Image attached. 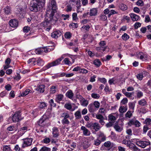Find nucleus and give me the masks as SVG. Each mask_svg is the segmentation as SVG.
Segmentation results:
<instances>
[{"mask_svg":"<svg viewBox=\"0 0 151 151\" xmlns=\"http://www.w3.org/2000/svg\"><path fill=\"white\" fill-rule=\"evenodd\" d=\"M57 8V6L55 0H50L46 13V16L49 17V21H51L53 19L54 14Z\"/></svg>","mask_w":151,"mask_h":151,"instance_id":"f257e3e1","label":"nucleus"},{"mask_svg":"<svg viewBox=\"0 0 151 151\" xmlns=\"http://www.w3.org/2000/svg\"><path fill=\"white\" fill-rule=\"evenodd\" d=\"M45 0H34L31 4L30 9L31 11L37 12L40 11L44 6Z\"/></svg>","mask_w":151,"mask_h":151,"instance_id":"f03ea898","label":"nucleus"},{"mask_svg":"<svg viewBox=\"0 0 151 151\" xmlns=\"http://www.w3.org/2000/svg\"><path fill=\"white\" fill-rule=\"evenodd\" d=\"M63 59V58L61 57L52 62L48 63L46 65L43 67V69L44 70H46L52 67L55 66L59 65L60 64L61 61Z\"/></svg>","mask_w":151,"mask_h":151,"instance_id":"7ed1b4c3","label":"nucleus"},{"mask_svg":"<svg viewBox=\"0 0 151 151\" xmlns=\"http://www.w3.org/2000/svg\"><path fill=\"white\" fill-rule=\"evenodd\" d=\"M136 144L140 147L144 148L147 146L150 145V142L148 139H146L145 140L137 141Z\"/></svg>","mask_w":151,"mask_h":151,"instance_id":"20e7f679","label":"nucleus"},{"mask_svg":"<svg viewBox=\"0 0 151 151\" xmlns=\"http://www.w3.org/2000/svg\"><path fill=\"white\" fill-rule=\"evenodd\" d=\"M106 44V43L105 41H101L99 43L100 46L96 47V50L99 52H101V51H105L107 47V46H105Z\"/></svg>","mask_w":151,"mask_h":151,"instance_id":"39448f33","label":"nucleus"},{"mask_svg":"<svg viewBox=\"0 0 151 151\" xmlns=\"http://www.w3.org/2000/svg\"><path fill=\"white\" fill-rule=\"evenodd\" d=\"M23 140H24L23 144L25 145H23L22 147L24 148L25 147L29 146L31 145L33 139L32 138H27L23 139Z\"/></svg>","mask_w":151,"mask_h":151,"instance_id":"423d86ee","label":"nucleus"},{"mask_svg":"<svg viewBox=\"0 0 151 151\" xmlns=\"http://www.w3.org/2000/svg\"><path fill=\"white\" fill-rule=\"evenodd\" d=\"M23 118V116H21V114H14L13 116L12 119L13 122H18L22 120Z\"/></svg>","mask_w":151,"mask_h":151,"instance_id":"0eeeda50","label":"nucleus"},{"mask_svg":"<svg viewBox=\"0 0 151 151\" xmlns=\"http://www.w3.org/2000/svg\"><path fill=\"white\" fill-rule=\"evenodd\" d=\"M63 115L62 116L64 117L62 121V123L63 124H68L69 123V121H68V119H70V116L68 114H62Z\"/></svg>","mask_w":151,"mask_h":151,"instance_id":"6e6552de","label":"nucleus"},{"mask_svg":"<svg viewBox=\"0 0 151 151\" xmlns=\"http://www.w3.org/2000/svg\"><path fill=\"white\" fill-rule=\"evenodd\" d=\"M137 58H140L143 60L145 61L147 59V55L142 52H139L137 53Z\"/></svg>","mask_w":151,"mask_h":151,"instance_id":"1a4fd4ad","label":"nucleus"},{"mask_svg":"<svg viewBox=\"0 0 151 151\" xmlns=\"http://www.w3.org/2000/svg\"><path fill=\"white\" fill-rule=\"evenodd\" d=\"M113 146L112 145L111 142L109 141H108L105 142L102 145L101 148H104L105 147L108 149V150H109L110 149L112 148Z\"/></svg>","mask_w":151,"mask_h":151,"instance_id":"9d476101","label":"nucleus"},{"mask_svg":"<svg viewBox=\"0 0 151 151\" xmlns=\"http://www.w3.org/2000/svg\"><path fill=\"white\" fill-rule=\"evenodd\" d=\"M97 138L102 142H104L106 140V137L104 133L101 132H99L97 135Z\"/></svg>","mask_w":151,"mask_h":151,"instance_id":"9b49d317","label":"nucleus"},{"mask_svg":"<svg viewBox=\"0 0 151 151\" xmlns=\"http://www.w3.org/2000/svg\"><path fill=\"white\" fill-rule=\"evenodd\" d=\"M148 73L146 71H144L140 73L139 74H137L136 76L137 78L139 80H142L144 76L147 75Z\"/></svg>","mask_w":151,"mask_h":151,"instance_id":"f8f14e48","label":"nucleus"},{"mask_svg":"<svg viewBox=\"0 0 151 151\" xmlns=\"http://www.w3.org/2000/svg\"><path fill=\"white\" fill-rule=\"evenodd\" d=\"M61 35V33L60 31L57 30L54 31L51 33V36L52 38H57Z\"/></svg>","mask_w":151,"mask_h":151,"instance_id":"ddd939ff","label":"nucleus"},{"mask_svg":"<svg viewBox=\"0 0 151 151\" xmlns=\"http://www.w3.org/2000/svg\"><path fill=\"white\" fill-rule=\"evenodd\" d=\"M52 134L54 137L57 138L58 137L59 135V130L57 127H54L52 128Z\"/></svg>","mask_w":151,"mask_h":151,"instance_id":"4468645a","label":"nucleus"},{"mask_svg":"<svg viewBox=\"0 0 151 151\" xmlns=\"http://www.w3.org/2000/svg\"><path fill=\"white\" fill-rule=\"evenodd\" d=\"M81 129L83 131V135L86 136H89L91 134L90 132L85 127L82 126L81 127Z\"/></svg>","mask_w":151,"mask_h":151,"instance_id":"2eb2a0df","label":"nucleus"},{"mask_svg":"<svg viewBox=\"0 0 151 151\" xmlns=\"http://www.w3.org/2000/svg\"><path fill=\"white\" fill-rule=\"evenodd\" d=\"M129 110L126 113H132L134 112L135 104L132 102H130L129 104Z\"/></svg>","mask_w":151,"mask_h":151,"instance_id":"dca6fc26","label":"nucleus"},{"mask_svg":"<svg viewBox=\"0 0 151 151\" xmlns=\"http://www.w3.org/2000/svg\"><path fill=\"white\" fill-rule=\"evenodd\" d=\"M18 22L15 19L11 20L9 21V25L12 27H16L18 25Z\"/></svg>","mask_w":151,"mask_h":151,"instance_id":"f3484780","label":"nucleus"},{"mask_svg":"<svg viewBox=\"0 0 151 151\" xmlns=\"http://www.w3.org/2000/svg\"><path fill=\"white\" fill-rule=\"evenodd\" d=\"M127 109V106H120L119 109V111L120 113H123L125 112Z\"/></svg>","mask_w":151,"mask_h":151,"instance_id":"a211bd4d","label":"nucleus"},{"mask_svg":"<svg viewBox=\"0 0 151 151\" xmlns=\"http://www.w3.org/2000/svg\"><path fill=\"white\" fill-rule=\"evenodd\" d=\"M45 86L44 85H40L38 86L36 89L40 93H43L45 91Z\"/></svg>","mask_w":151,"mask_h":151,"instance_id":"6ab92c4d","label":"nucleus"},{"mask_svg":"<svg viewBox=\"0 0 151 151\" xmlns=\"http://www.w3.org/2000/svg\"><path fill=\"white\" fill-rule=\"evenodd\" d=\"M130 16L133 21H137L139 20V16L134 14H131Z\"/></svg>","mask_w":151,"mask_h":151,"instance_id":"aec40b11","label":"nucleus"},{"mask_svg":"<svg viewBox=\"0 0 151 151\" xmlns=\"http://www.w3.org/2000/svg\"><path fill=\"white\" fill-rule=\"evenodd\" d=\"M92 129H94L96 131H98L100 129V127L97 123H92Z\"/></svg>","mask_w":151,"mask_h":151,"instance_id":"412c9836","label":"nucleus"},{"mask_svg":"<svg viewBox=\"0 0 151 151\" xmlns=\"http://www.w3.org/2000/svg\"><path fill=\"white\" fill-rule=\"evenodd\" d=\"M97 12V9L96 8H93L90 9L89 14L91 16H94L96 15Z\"/></svg>","mask_w":151,"mask_h":151,"instance_id":"4be33fe9","label":"nucleus"},{"mask_svg":"<svg viewBox=\"0 0 151 151\" xmlns=\"http://www.w3.org/2000/svg\"><path fill=\"white\" fill-rule=\"evenodd\" d=\"M65 95L69 98L72 99L73 96V93L71 90H69L66 93Z\"/></svg>","mask_w":151,"mask_h":151,"instance_id":"5701e85b","label":"nucleus"},{"mask_svg":"<svg viewBox=\"0 0 151 151\" xmlns=\"http://www.w3.org/2000/svg\"><path fill=\"white\" fill-rule=\"evenodd\" d=\"M27 62L31 65H34L36 63V60L35 58H32L29 60Z\"/></svg>","mask_w":151,"mask_h":151,"instance_id":"b1692460","label":"nucleus"},{"mask_svg":"<svg viewBox=\"0 0 151 151\" xmlns=\"http://www.w3.org/2000/svg\"><path fill=\"white\" fill-rule=\"evenodd\" d=\"M63 62L64 64L69 66L71 65L72 64V63L70 61V59L68 58H65L63 60Z\"/></svg>","mask_w":151,"mask_h":151,"instance_id":"393cba45","label":"nucleus"},{"mask_svg":"<svg viewBox=\"0 0 151 151\" xmlns=\"http://www.w3.org/2000/svg\"><path fill=\"white\" fill-rule=\"evenodd\" d=\"M63 98V96L62 94H60L56 95L55 100L58 102H59L60 101L62 100Z\"/></svg>","mask_w":151,"mask_h":151,"instance_id":"a878e982","label":"nucleus"},{"mask_svg":"<svg viewBox=\"0 0 151 151\" xmlns=\"http://www.w3.org/2000/svg\"><path fill=\"white\" fill-rule=\"evenodd\" d=\"M37 64L40 66H43L45 63L44 61L40 58H37Z\"/></svg>","mask_w":151,"mask_h":151,"instance_id":"bb28decb","label":"nucleus"},{"mask_svg":"<svg viewBox=\"0 0 151 151\" xmlns=\"http://www.w3.org/2000/svg\"><path fill=\"white\" fill-rule=\"evenodd\" d=\"M138 104L141 106H145L147 104V102L145 99L139 100L138 101Z\"/></svg>","mask_w":151,"mask_h":151,"instance_id":"cd10ccee","label":"nucleus"},{"mask_svg":"<svg viewBox=\"0 0 151 151\" xmlns=\"http://www.w3.org/2000/svg\"><path fill=\"white\" fill-rule=\"evenodd\" d=\"M93 64L96 67H99L101 64V63L99 59H97L94 60L93 61Z\"/></svg>","mask_w":151,"mask_h":151,"instance_id":"c85d7f7f","label":"nucleus"},{"mask_svg":"<svg viewBox=\"0 0 151 151\" xmlns=\"http://www.w3.org/2000/svg\"><path fill=\"white\" fill-rule=\"evenodd\" d=\"M122 143L127 145V147H129L130 148L132 147L131 146V144L130 141H128L126 139H124L122 141Z\"/></svg>","mask_w":151,"mask_h":151,"instance_id":"c756f323","label":"nucleus"},{"mask_svg":"<svg viewBox=\"0 0 151 151\" xmlns=\"http://www.w3.org/2000/svg\"><path fill=\"white\" fill-rule=\"evenodd\" d=\"M88 110L90 112H93L95 110V108L92 104H90L88 106Z\"/></svg>","mask_w":151,"mask_h":151,"instance_id":"7c9ffc66","label":"nucleus"},{"mask_svg":"<svg viewBox=\"0 0 151 151\" xmlns=\"http://www.w3.org/2000/svg\"><path fill=\"white\" fill-rule=\"evenodd\" d=\"M114 127L116 131L119 132H121L122 130V129L118 124H115L114 126Z\"/></svg>","mask_w":151,"mask_h":151,"instance_id":"2f4dec72","label":"nucleus"},{"mask_svg":"<svg viewBox=\"0 0 151 151\" xmlns=\"http://www.w3.org/2000/svg\"><path fill=\"white\" fill-rule=\"evenodd\" d=\"M128 102V100L126 98H123L121 101L120 102V105L122 106L123 105H125L126 106Z\"/></svg>","mask_w":151,"mask_h":151,"instance_id":"473e14b6","label":"nucleus"},{"mask_svg":"<svg viewBox=\"0 0 151 151\" xmlns=\"http://www.w3.org/2000/svg\"><path fill=\"white\" fill-rule=\"evenodd\" d=\"M39 104V108L41 109H45L47 105V104L44 102H40Z\"/></svg>","mask_w":151,"mask_h":151,"instance_id":"72a5a7b5","label":"nucleus"},{"mask_svg":"<svg viewBox=\"0 0 151 151\" xmlns=\"http://www.w3.org/2000/svg\"><path fill=\"white\" fill-rule=\"evenodd\" d=\"M57 88V86H52L50 89V92L51 93L54 94L56 92V89Z\"/></svg>","mask_w":151,"mask_h":151,"instance_id":"f704fd0d","label":"nucleus"},{"mask_svg":"<svg viewBox=\"0 0 151 151\" xmlns=\"http://www.w3.org/2000/svg\"><path fill=\"white\" fill-rule=\"evenodd\" d=\"M29 93H32V91L29 89H27L21 93V96H24L27 95Z\"/></svg>","mask_w":151,"mask_h":151,"instance_id":"c9c22d12","label":"nucleus"},{"mask_svg":"<svg viewBox=\"0 0 151 151\" xmlns=\"http://www.w3.org/2000/svg\"><path fill=\"white\" fill-rule=\"evenodd\" d=\"M76 5L77 8L76 10L77 12L78 13L81 12L82 10L81 9V3H77Z\"/></svg>","mask_w":151,"mask_h":151,"instance_id":"e433bc0d","label":"nucleus"},{"mask_svg":"<svg viewBox=\"0 0 151 151\" xmlns=\"http://www.w3.org/2000/svg\"><path fill=\"white\" fill-rule=\"evenodd\" d=\"M81 104L83 106H86L88 104V102L87 100H85L84 99L81 102Z\"/></svg>","mask_w":151,"mask_h":151,"instance_id":"4c0bfd02","label":"nucleus"},{"mask_svg":"<svg viewBox=\"0 0 151 151\" xmlns=\"http://www.w3.org/2000/svg\"><path fill=\"white\" fill-rule=\"evenodd\" d=\"M7 129L9 131H12L14 130L16 131L17 130V128L13 125L10 126L8 127Z\"/></svg>","mask_w":151,"mask_h":151,"instance_id":"58836bf2","label":"nucleus"},{"mask_svg":"<svg viewBox=\"0 0 151 151\" xmlns=\"http://www.w3.org/2000/svg\"><path fill=\"white\" fill-rule=\"evenodd\" d=\"M119 8L122 10H126L127 9L126 5L123 4H121L120 5Z\"/></svg>","mask_w":151,"mask_h":151,"instance_id":"ea45409f","label":"nucleus"},{"mask_svg":"<svg viewBox=\"0 0 151 151\" xmlns=\"http://www.w3.org/2000/svg\"><path fill=\"white\" fill-rule=\"evenodd\" d=\"M4 10L5 13L7 14H9L10 13V8L8 6L6 7L4 9Z\"/></svg>","mask_w":151,"mask_h":151,"instance_id":"a19ab883","label":"nucleus"},{"mask_svg":"<svg viewBox=\"0 0 151 151\" xmlns=\"http://www.w3.org/2000/svg\"><path fill=\"white\" fill-rule=\"evenodd\" d=\"M91 96L92 98L96 99H99L100 97L99 94L95 93H92Z\"/></svg>","mask_w":151,"mask_h":151,"instance_id":"79ce46f5","label":"nucleus"},{"mask_svg":"<svg viewBox=\"0 0 151 151\" xmlns=\"http://www.w3.org/2000/svg\"><path fill=\"white\" fill-rule=\"evenodd\" d=\"M129 38V36L126 33H124L122 36V38L124 40H127Z\"/></svg>","mask_w":151,"mask_h":151,"instance_id":"37998d69","label":"nucleus"},{"mask_svg":"<svg viewBox=\"0 0 151 151\" xmlns=\"http://www.w3.org/2000/svg\"><path fill=\"white\" fill-rule=\"evenodd\" d=\"M71 34L69 32H66L64 35L65 38L66 39H70L71 37Z\"/></svg>","mask_w":151,"mask_h":151,"instance_id":"c03bdc74","label":"nucleus"},{"mask_svg":"<svg viewBox=\"0 0 151 151\" xmlns=\"http://www.w3.org/2000/svg\"><path fill=\"white\" fill-rule=\"evenodd\" d=\"M70 2L73 5L77 3H81V0H70Z\"/></svg>","mask_w":151,"mask_h":151,"instance_id":"a18cd8bd","label":"nucleus"},{"mask_svg":"<svg viewBox=\"0 0 151 151\" xmlns=\"http://www.w3.org/2000/svg\"><path fill=\"white\" fill-rule=\"evenodd\" d=\"M98 81H99L100 82L104 84L105 83L107 82L106 79L104 78H98Z\"/></svg>","mask_w":151,"mask_h":151,"instance_id":"49530a36","label":"nucleus"},{"mask_svg":"<svg viewBox=\"0 0 151 151\" xmlns=\"http://www.w3.org/2000/svg\"><path fill=\"white\" fill-rule=\"evenodd\" d=\"M65 107L66 109L69 110H71V111H73V110H71L72 106L69 103H66V104L65 106Z\"/></svg>","mask_w":151,"mask_h":151,"instance_id":"de8ad7c7","label":"nucleus"},{"mask_svg":"<svg viewBox=\"0 0 151 151\" xmlns=\"http://www.w3.org/2000/svg\"><path fill=\"white\" fill-rule=\"evenodd\" d=\"M94 145L96 146H99L100 144L102 141L97 138L94 141Z\"/></svg>","mask_w":151,"mask_h":151,"instance_id":"09e8293b","label":"nucleus"},{"mask_svg":"<svg viewBox=\"0 0 151 151\" xmlns=\"http://www.w3.org/2000/svg\"><path fill=\"white\" fill-rule=\"evenodd\" d=\"M39 151H50V149L45 146L41 148Z\"/></svg>","mask_w":151,"mask_h":151,"instance_id":"8fccbe9b","label":"nucleus"},{"mask_svg":"<svg viewBox=\"0 0 151 151\" xmlns=\"http://www.w3.org/2000/svg\"><path fill=\"white\" fill-rule=\"evenodd\" d=\"M36 53L38 54H41L43 52V49L42 48H39L36 49L35 51Z\"/></svg>","mask_w":151,"mask_h":151,"instance_id":"3c124183","label":"nucleus"},{"mask_svg":"<svg viewBox=\"0 0 151 151\" xmlns=\"http://www.w3.org/2000/svg\"><path fill=\"white\" fill-rule=\"evenodd\" d=\"M145 122L146 124V125L147 126H149L150 125H151V119L150 118H147L146 119L145 121Z\"/></svg>","mask_w":151,"mask_h":151,"instance_id":"603ef678","label":"nucleus"},{"mask_svg":"<svg viewBox=\"0 0 151 151\" xmlns=\"http://www.w3.org/2000/svg\"><path fill=\"white\" fill-rule=\"evenodd\" d=\"M117 12L114 10H110L109 13L108 15V17H110L112 15L117 14Z\"/></svg>","mask_w":151,"mask_h":151,"instance_id":"864d4df0","label":"nucleus"},{"mask_svg":"<svg viewBox=\"0 0 151 151\" xmlns=\"http://www.w3.org/2000/svg\"><path fill=\"white\" fill-rule=\"evenodd\" d=\"M109 120L112 122L114 121L116 119L115 117L112 115L111 114L109 115Z\"/></svg>","mask_w":151,"mask_h":151,"instance_id":"5fc2aeb1","label":"nucleus"},{"mask_svg":"<svg viewBox=\"0 0 151 151\" xmlns=\"http://www.w3.org/2000/svg\"><path fill=\"white\" fill-rule=\"evenodd\" d=\"M69 17V15L68 14L65 15L63 14L61 15V17L62 19L65 20L68 19Z\"/></svg>","mask_w":151,"mask_h":151,"instance_id":"6e6d98bb","label":"nucleus"},{"mask_svg":"<svg viewBox=\"0 0 151 151\" xmlns=\"http://www.w3.org/2000/svg\"><path fill=\"white\" fill-rule=\"evenodd\" d=\"M135 121L133 119H130L129 122L128 123V125L131 126L132 125H134Z\"/></svg>","mask_w":151,"mask_h":151,"instance_id":"4d7b16f0","label":"nucleus"},{"mask_svg":"<svg viewBox=\"0 0 151 151\" xmlns=\"http://www.w3.org/2000/svg\"><path fill=\"white\" fill-rule=\"evenodd\" d=\"M100 19L103 21H105L107 19V17L106 15L104 14H101L100 16Z\"/></svg>","mask_w":151,"mask_h":151,"instance_id":"13d9d810","label":"nucleus"},{"mask_svg":"<svg viewBox=\"0 0 151 151\" xmlns=\"http://www.w3.org/2000/svg\"><path fill=\"white\" fill-rule=\"evenodd\" d=\"M80 73H82L83 74H86L88 72V71L84 68H81L80 71Z\"/></svg>","mask_w":151,"mask_h":151,"instance_id":"bf43d9fd","label":"nucleus"},{"mask_svg":"<svg viewBox=\"0 0 151 151\" xmlns=\"http://www.w3.org/2000/svg\"><path fill=\"white\" fill-rule=\"evenodd\" d=\"M100 103L98 101H95L93 103V106L95 107L98 108L100 106Z\"/></svg>","mask_w":151,"mask_h":151,"instance_id":"052dcab7","label":"nucleus"},{"mask_svg":"<svg viewBox=\"0 0 151 151\" xmlns=\"http://www.w3.org/2000/svg\"><path fill=\"white\" fill-rule=\"evenodd\" d=\"M143 96V93L141 91H138L137 94V96L138 98H140Z\"/></svg>","mask_w":151,"mask_h":151,"instance_id":"680f3d73","label":"nucleus"},{"mask_svg":"<svg viewBox=\"0 0 151 151\" xmlns=\"http://www.w3.org/2000/svg\"><path fill=\"white\" fill-rule=\"evenodd\" d=\"M10 147L7 145L4 146L3 151H10Z\"/></svg>","mask_w":151,"mask_h":151,"instance_id":"e2e57ef3","label":"nucleus"},{"mask_svg":"<svg viewBox=\"0 0 151 151\" xmlns=\"http://www.w3.org/2000/svg\"><path fill=\"white\" fill-rule=\"evenodd\" d=\"M141 24L139 22H136L134 24V28L136 29H137L138 27H140L141 26Z\"/></svg>","mask_w":151,"mask_h":151,"instance_id":"0e129e2a","label":"nucleus"},{"mask_svg":"<svg viewBox=\"0 0 151 151\" xmlns=\"http://www.w3.org/2000/svg\"><path fill=\"white\" fill-rule=\"evenodd\" d=\"M25 133V132L24 131H22L21 130H19L18 132L17 135L19 137H20L22 135Z\"/></svg>","mask_w":151,"mask_h":151,"instance_id":"69168bd1","label":"nucleus"},{"mask_svg":"<svg viewBox=\"0 0 151 151\" xmlns=\"http://www.w3.org/2000/svg\"><path fill=\"white\" fill-rule=\"evenodd\" d=\"M23 31L24 32H28L30 30V27H25L23 28Z\"/></svg>","mask_w":151,"mask_h":151,"instance_id":"338daca9","label":"nucleus"},{"mask_svg":"<svg viewBox=\"0 0 151 151\" xmlns=\"http://www.w3.org/2000/svg\"><path fill=\"white\" fill-rule=\"evenodd\" d=\"M133 146L132 147L133 150L134 151H141L136 146L133 144Z\"/></svg>","mask_w":151,"mask_h":151,"instance_id":"774afa93","label":"nucleus"}]
</instances>
